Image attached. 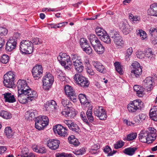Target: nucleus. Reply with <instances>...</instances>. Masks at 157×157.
I'll return each instance as SVG.
<instances>
[{"mask_svg":"<svg viewBox=\"0 0 157 157\" xmlns=\"http://www.w3.org/2000/svg\"><path fill=\"white\" fill-rule=\"evenodd\" d=\"M113 42L116 46L119 48L123 47L124 45V41L120 36L113 39Z\"/></svg>","mask_w":157,"mask_h":157,"instance_id":"bb28decb","label":"nucleus"},{"mask_svg":"<svg viewBox=\"0 0 157 157\" xmlns=\"http://www.w3.org/2000/svg\"><path fill=\"white\" fill-rule=\"evenodd\" d=\"M25 93V92H18L17 99L21 103L25 104L27 102L28 100L32 101L37 96L36 91H33L31 94Z\"/></svg>","mask_w":157,"mask_h":157,"instance_id":"f257e3e1","label":"nucleus"},{"mask_svg":"<svg viewBox=\"0 0 157 157\" xmlns=\"http://www.w3.org/2000/svg\"><path fill=\"white\" fill-rule=\"evenodd\" d=\"M109 35L113 39L120 36L119 32L114 29L110 31Z\"/></svg>","mask_w":157,"mask_h":157,"instance_id":"a18cd8bd","label":"nucleus"},{"mask_svg":"<svg viewBox=\"0 0 157 157\" xmlns=\"http://www.w3.org/2000/svg\"><path fill=\"white\" fill-rule=\"evenodd\" d=\"M9 60V56L6 54H3L2 55L1 59V62L3 63L6 64Z\"/></svg>","mask_w":157,"mask_h":157,"instance_id":"8fccbe9b","label":"nucleus"},{"mask_svg":"<svg viewBox=\"0 0 157 157\" xmlns=\"http://www.w3.org/2000/svg\"><path fill=\"white\" fill-rule=\"evenodd\" d=\"M149 31L151 37L155 36L157 35V27L151 28Z\"/></svg>","mask_w":157,"mask_h":157,"instance_id":"09e8293b","label":"nucleus"},{"mask_svg":"<svg viewBox=\"0 0 157 157\" xmlns=\"http://www.w3.org/2000/svg\"><path fill=\"white\" fill-rule=\"evenodd\" d=\"M31 41V44L37 45L42 43V40L37 37L34 38Z\"/></svg>","mask_w":157,"mask_h":157,"instance_id":"603ef678","label":"nucleus"},{"mask_svg":"<svg viewBox=\"0 0 157 157\" xmlns=\"http://www.w3.org/2000/svg\"><path fill=\"white\" fill-rule=\"evenodd\" d=\"M17 40L13 38H10L8 41L6 45V51L10 52L15 48L17 45Z\"/></svg>","mask_w":157,"mask_h":157,"instance_id":"f3484780","label":"nucleus"},{"mask_svg":"<svg viewBox=\"0 0 157 157\" xmlns=\"http://www.w3.org/2000/svg\"><path fill=\"white\" fill-rule=\"evenodd\" d=\"M3 95L5 101L9 103H13L16 101V98L14 95L9 92H6L2 94Z\"/></svg>","mask_w":157,"mask_h":157,"instance_id":"5701e85b","label":"nucleus"},{"mask_svg":"<svg viewBox=\"0 0 157 157\" xmlns=\"http://www.w3.org/2000/svg\"><path fill=\"white\" fill-rule=\"evenodd\" d=\"M73 78L79 86L83 88L88 87L90 84L88 78L80 74H75Z\"/></svg>","mask_w":157,"mask_h":157,"instance_id":"423d86ee","label":"nucleus"},{"mask_svg":"<svg viewBox=\"0 0 157 157\" xmlns=\"http://www.w3.org/2000/svg\"><path fill=\"white\" fill-rule=\"evenodd\" d=\"M94 113V115L101 120H106L107 117L105 110L102 107L95 108Z\"/></svg>","mask_w":157,"mask_h":157,"instance_id":"ddd939ff","label":"nucleus"},{"mask_svg":"<svg viewBox=\"0 0 157 157\" xmlns=\"http://www.w3.org/2000/svg\"><path fill=\"white\" fill-rule=\"evenodd\" d=\"M64 122L68 126L69 129L76 134H78L80 128L78 126L70 120H65Z\"/></svg>","mask_w":157,"mask_h":157,"instance_id":"4468645a","label":"nucleus"},{"mask_svg":"<svg viewBox=\"0 0 157 157\" xmlns=\"http://www.w3.org/2000/svg\"><path fill=\"white\" fill-rule=\"evenodd\" d=\"M74 67L75 70L78 73L82 72L83 70L84 67L81 61L79 62H75L72 64Z\"/></svg>","mask_w":157,"mask_h":157,"instance_id":"2f4dec72","label":"nucleus"},{"mask_svg":"<svg viewBox=\"0 0 157 157\" xmlns=\"http://www.w3.org/2000/svg\"><path fill=\"white\" fill-rule=\"evenodd\" d=\"M133 52V51L132 48V47H130L126 50L125 54L131 56Z\"/></svg>","mask_w":157,"mask_h":157,"instance_id":"0e129e2a","label":"nucleus"},{"mask_svg":"<svg viewBox=\"0 0 157 157\" xmlns=\"http://www.w3.org/2000/svg\"><path fill=\"white\" fill-rule=\"evenodd\" d=\"M149 116L150 118L154 121H157V109L155 106H153L150 111Z\"/></svg>","mask_w":157,"mask_h":157,"instance_id":"cd10ccee","label":"nucleus"},{"mask_svg":"<svg viewBox=\"0 0 157 157\" xmlns=\"http://www.w3.org/2000/svg\"><path fill=\"white\" fill-rule=\"evenodd\" d=\"M124 142L120 140L117 141V143L114 145V148L117 149L122 147L124 145Z\"/></svg>","mask_w":157,"mask_h":157,"instance_id":"864d4df0","label":"nucleus"},{"mask_svg":"<svg viewBox=\"0 0 157 157\" xmlns=\"http://www.w3.org/2000/svg\"><path fill=\"white\" fill-rule=\"evenodd\" d=\"M89 37L90 43L92 47L97 44H98L101 42L98 38L95 35H90Z\"/></svg>","mask_w":157,"mask_h":157,"instance_id":"c756f323","label":"nucleus"},{"mask_svg":"<svg viewBox=\"0 0 157 157\" xmlns=\"http://www.w3.org/2000/svg\"><path fill=\"white\" fill-rule=\"evenodd\" d=\"M4 132L6 135L9 138H11L13 135V133L10 127H6Z\"/></svg>","mask_w":157,"mask_h":157,"instance_id":"a19ab883","label":"nucleus"},{"mask_svg":"<svg viewBox=\"0 0 157 157\" xmlns=\"http://www.w3.org/2000/svg\"><path fill=\"white\" fill-rule=\"evenodd\" d=\"M64 89L65 94L68 98L74 102H76L77 96L73 87L69 85H66L65 86Z\"/></svg>","mask_w":157,"mask_h":157,"instance_id":"6e6552de","label":"nucleus"},{"mask_svg":"<svg viewBox=\"0 0 157 157\" xmlns=\"http://www.w3.org/2000/svg\"><path fill=\"white\" fill-rule=\"evenodd\" d=\"M54 81V79L52 75L50 73H46L43 79L44 89L46 90H49L51 88Z\"/></svg>","mask_w":157,"mask_h":157,"instance_id":"0eeeda50","label":"nucleus"},{"mask_svg":"<svg viewBox=\"0 0 157 157\" xmlns=\"http://www.w3.org/2000/svg\"><path fill=\"white\" fill-rule=\"evenodd\" d=\"M148 129V131L145 132H146L147 133H148V136L150 137L151 141L153 142L156 138V130L154 128L151 127H149Z\"/></svg>","mask_w":157,"mask_h":157,"instance_id":"393cba45","label":"nucleus"},{"mask_svg":"<svg viewBox=\"0 0 157 157\" xmlns=\"http://www.w3.org/2000/svg\"><path fill=\"white\" fill-rule=\"evenodd\" d=\"M36 118L43 123L44 126H46L48 124L49 120L47 116H39Z\"/></svg>","mask_w":157,"mask_h":157,"instance_id":"f704fd0d","label":"nucleus"},{"mask_svg":"<svg viewBox=\"0 0 157 157\" xmlns=\"http://www.w3.org/2000/svg\"><path fill=\"white\" fill-rule=\"evenodd\" d=\"M16 75L15 72L9 71L4 76L3 81L4 86L7 88H11L14 86V80Z\"/></svg>","mask_w":157,"mask_h":157,"instance_id":"f03ea898","label":"nucleus"},{"mask_svg":"<svg viewBox=\"0 0 157 157\" xmlns=\"http://www.w3.org/2000/svg\"><path fill=\"white\" fill-rule=\"evenodd\" d=\"M147 12L150 16L157 17V3L151 4Z\"/></svg>","mask_w":157,"mask_h":157,"instance_id":"aec40b11","label":"nucleus"},{"mask_svg":"<svg viewBox=\"0 0 157 157\" xmlns=\"http://www.w3.org/2000/svg\"><path fill=\"white\" fill-rule=\"evenodd\" d=\"M139 32L137 33V36H140L142 40H144L147 37L145 31H144L142 29H140L138 30Z\"/></svg>","mask_w":157,"mask_h":157,"instance_id":"3c124183","label":"nucleus"},{"mask_svg":"<svg viewBox=\"0 0 157 157\" xmlns=\"http://www.w3.org/2000/svg\"><path fill=\"white\" fill-rule=\"evenodd\" d=\"M61 113L66 117H68L71 118H74L76 115L75 111L70 109L67 110L65 109H64L61 112Z\"/></svg>","mask_w":157,"mask_h":157,"instance_id":"a878e982","label":"nucleus"},{"mask_svg":"<svg viewBox=\"0 0 157 157\" xmlns=\"http://www.w3.org/2000/svg\"><path fill=\"white\" fill-rule=\"evenodd\" d=\"M68 139L70 144H73L75 146H77L79 144V143L78 140L75 138V136L74 135L69 136Z\"/></svg>","mask_w":157,"mask_h":157,"instance_id":"72a5a7b5","label":"nucleus"},{"mask_svg":"<svg viewBox=\"0 0 157 157\" xmlns=\"http://www.w3.org/2000/svg\"><path fill=\"white\" fill-rule=\"evenodd\" d=\"M153 78L151 77H147L144 80L143 84L144 86L147 88L148 91L151 90L153 88Z\"/></svg>","mask_w":157,"mask_h":157,"instance_id":"6ab92c4d","label":"nucleus"},{"mask_svg":"<svg viewBox=\"0 0 157 157\" xmlns=\"http://www.w3.org/2000/svg\"><path fill=\"white\" fill-rule=\"evenodd\" d=\"M134 91L136 92L137 96L140 97H142L144 95V88L141 86L135 85L133 86Z\"/></svg>","mask_w":157,"mask_h":157,"instance_id":"b1692460","label":"nucleus"},{"mask_svg":"<svg viewBox=\"0 0 157 157\" xmlns=\"http://www.w3.org/2000/svg\"><path fill=\"white\" fill-rule=\"evenodd\" d=\"M61 102L64 107H66L68 109H70L72 106V104L71 102L67 99H62L61 100Z\"/></svg>","mask_w":157,"mask_h":157,"instance_id":"c03bdc74","label":"nucleus"},{"mask_svg":"<svg viewBox=\"0 0 157 157\" xmlns=\"http://www.w3.org/2000/svg\"><path fill=\"white\" fill-rule=\"evenodd\" d=\"M151 40L153 44L155 45L157 44V35L151 38Z\"/></svg>","mask_w":157,"mask_h":157,"instance_id":"774afa93","label":"nucleus"},{"mask_svg":"<svg viewBox=\"0 0 157 157\" xmlns=\"http://www.w3.org/2000/svg\"><path fill=\"white\" fill-rule=\"evenodd\" d=\"M35 127L36 129L39 130H43L45 127V126H44L43 123L36 118L35 119Z\"/></svg>","mask_w":157,"mask_h":157,"instance_id":"e433bc0d","label":"nucleus"},{"mask_svg":"<svg viewBox=\"0 0 157 157\" xmlns=\"http://www.w3.org/2000/svg\"><path fill=\"white\" fill-rule=\"evenodd\" d=\"M95 31L98 36L101 37L106 32L104 30L99 27H97L96 28Z\"/></svg>","mask_w":157,"mask_h":157,"instance_id":"49530a36","label":"nucleus"},{"mask_svg":"<svg viewBox=\"0 0 157 157\" xmlns=\"http://www.w3.org/2000/svg\"><path fill=\"white\" fill-rule=\"evenodd\" d=\"M8 32V30L6 28L0 27V36H6Z\"/></svg>","mask_w":157,"mask_h":157,"instance_id":"6e6d98bb","label":"nucleus"},{"mask_svg":"<svg viewBox=\"0 0 157 157\" xmlns=\"http://www.w3.org/2000/svg\"><path fill=\"white\" fill-rule=\"evenodd\" d=\"M20 52L22 53L31 54L33 51V47L30 41L23 40L21 42L19 45Z\"/></svg>","mask_w":157,"mask_h":157,"instance_id":"20e7f679","label":"nucleus"},{"mask_svg":"<svg viewBox=\"0 0 157 157\" xmlns=\"http://www.w3.org/2000/svg\"><path fill=\"white\" fill-rule=\"evenodd\" d=\"M137 134L136 133H131L128 135L127 136L123 138L124 141H132L135 140Z\"/></svg>","mask_w":157,"mask_h":157,"instance_id":"c9c22d12","label":"nucleus"},{"mask_svg":"<svg viewBox=\"0 0 157 157\" xmlns=\"http://www.w3.org/2000/svg\"><path fill=\"white\" fill-rule=\"evenodd\" d=\"M92 114V108H89L86 111V115L88 119L90 122H92L94 121V118Z\"/></svg>","mask_w":157,"mask_h":157,"instance_id":"ea45409f","label":"nucleus"},{"mask_svg":"<svg viewBox=\"0 0 157 157\" xmlns=\"http://www.w3.org/2000/svg\"><path fill=\"white\" fill-rule=\"evenodd\" d=\"M17 92L20 93L21 92H25V93L27 92V94H31L33 91H35L29 88L25 80H19L17 83Z\"/></svg>","mask_w":157,"mask_h":157,"instance_id":"39448f33","label":"nucleus"},{"mask_svg":"<svg viewBox=\"0 0 157 157\" xmlns=\"http://www.w3.org/2000/svg\"><path fill=\"white\" fill-rule=\"evenodd\" d=\"M59 143L58 140L50 139L48 141L47 146L52 150H55L59 147Z\"/></svg>","mask_w":157,"mask_h":157,"instance_id":"a211bd4d","label":"nucleus"},{"mask_svg":"<svg viewBox=\"0 0 157 157\" xmlns=\"http://www.w3.org/2000/svg\"><path fill=\"white\" fill-rule=\"evenodd\" d=\"M21 37V34L18 32L15 33L14 34L13 37L10 38H13L15 40L17 41V40L19 39Z\"/></svg>","mask_w":157,"mask_h":157,"instance_id":"bf43d9fd","label":"nucleus"},{"mask_svg":"<svg viewBox=\"0 0 157 157\" xmlns=\"http://www.w3.org/2000/svg\"><path fill=\"white\" fill-rule=\"evenodd\" d=\"M57 58L61 65H65L71 61L70 56L66 53H60Z\"/></svg>","mask_w":157,"mask_h":157,"instance_id":"2eb2a0df","label":"nucleus"},{"mask_svg":"<svg viewBox=\"0 0 157 157\" xmlns=\"http://www.w3.org/2000/svg\"><path fill=\"white\" fill-rule=\"evenodd\" d=\"M138 117L142 122L143 121L145 120L146 117V115L144 114L141 113L139 115Z\"/></svg>","mask_w":157,"mask_h":157,"instance_id":"338daca9","label":"nucleus"},{"mask_svg":"<svg viewBox=\"0 0 157 157\" xmlns=\"http://www.w3.org/2000/svg\"><path fill=\"white\" fill-rule=\"evenodd\" d=\"M148 134L144 131H141L139 134V140L141 142L144 143H147L148 144L151 143V141L150 137L148 136Z\"/></svg>","mask_w":157,"mask_h":157,"instance_id":"dca6fc26","label":"nucleus"},{"mask_svg":"<svg viewBox=\"0 0 157 157\" xmlns=\"http://www.w3.org/2000/svg\"><path fill=\"white\" fill-rule=\"evenodd\" d=\"M36 113V111L34 110H31L27 112V115H29V118H30V117L31 118V119H32L35 117Z\"/></svg>","mask_w":157,"mask_h":157,"instance_id":"4d7b16f0","label":"nucleus"},{"mask_svg":"<svg viewBox=\"0 0 157 157\" xmlns=\"http://www.w3.org/2000/svg\"><path fill=\"white\" fill-rule=\"evenodd\" d=\"M93 47L94 50L99 54H101L104 52V48L101 42L98 44H97Z\"/></svg>","mask_w":157,"mask_h":157,"instance_id":"7c9ffc66","label":"nucleus"},{"mask_svg":"<svg viewBox=\"0 0 157 157\" xmlns=\"http://www.w3.org/2000/svg\"><path fill=\"white\" fill-rule=\"evenodd\" d=\"M32 74L34 78L37 80L42 77L43 75V69L41 65H36L33 68Z\"/></svg>","mask_w":157,"mask_h":157,"instance_id":"9d476101","label":"nucleus"},{"mask_svg":"<svg viewBox=\"0 0 157 157\" xmlns=\"http://www.w3.org/2000/svg\"><path fill=\"white\" fill-rule=\"evenodd\" d=\"M83 51L85 52L87 54L90 55L92 51L91 47L89 45L88 46H87V47H84L82 48Z\"/></svg>","mask_w":157,"mask_h":157,"instance_id":"13d9d810","label":"nucleus"},{"mask_svg":"<svg viewBox=\"0 0 157 157\" xmlns=\"http://www.w3.org/2000/svg\"><path fill=\"white\" fill-rule=\"evenodd\" d=\"M92 64L97 71L103 73L106 72V70L105 67L100 62L94 61L92 62Z\"/></svg>","mask_w":157,"mask_h":157,"instance_id":"4be33fe9","label":"nucleus"},{"mask_svg":"<svg viewBox=\"0 0 157 157\" xmlns=\"http://www.w3.org/2000/svg\"><path fill=\"white\" fill-rule=\"evenodd\" d=\"M103 151L105 153H108H108L111 151V149L110 147L107 145L104 148Z\"/></svg>","mask_w":157,"mask_h":157,"instance_id":"69168bd1","label":"nucleus"},{"mask_svg":"<svg viewBox=\"0 0 157 157\" xmlns=\"http://www.w3.org/2000/svg\"><path fill=\"white\" fill-rule=\"evenodd\" d=\"M67 64V65H66V64H65V65L62 66L64 67V68L66 70H70L71 68L72 65V62H71V61Z\"/></svg>","mask_w":157,"mask_h":157,"instance_id":"052dcab7","label":"nucleus"},{"mask_svg":"<svg viewBox=\"0 0 157 157\" xmlns=\"http://www.w3.org/2000/svg\"><path fill=\"white\" fill-rule=\"evenodd\" d=\"M80 44L82 48H83L84 47H87V46H88L87 40L84 38H80Z\"/></svg>","mask_w":157,"mask_h":157,"instance_id":"de8ad7c7","label":"nucleus"},{"mask_svg":"<svg viewBox=\"0 0 157 157\" xmlns=\"http://www.w3.org/2000/svg\"><path fill=\"white\" fill-rule=\"evenodd\" d=\"M114 65L116 70L120 75H123L124 72L121 68V65L120 63L118 62H115L114 63Z\"/></svg>","mask_w":157,"mask_h":157,"instance_id":"37998d69","label":"nucleus"},{"mask_svg":"<svg viewBox=\"0 0 157 157\" xmlns=\"http://www.w3.org/2000/svg\"><path fill=\"white\" fill-rule=\"evenodd\" d=\"M131 66L133 68L131 71L132 75L137 78L140 77L142 72V68L140 64L135 61L132 64Z\"/></svg>","mask_w":157,"mask_h":157,"instance_id":"1a4fd4ad","label":"nucleus"},{"mask_svg":"<svg viewBox=\"0 0 157 157\" xmlns=\"http://www.w3.org/2000/svg\"><path fill=\"white\" fill-rule=\"evenodd\" d=\"M78 98L81 105L84 107H86L89 105V102L85 94H80L78 96Z\"/></svg>","mask_w":157,"mask_h":157,"instance_id":"c85d7f7f","label":"nucleus"},{"mask_svg":"<svg viewBox=\"0 0 157 157\" xmlns=\"http://www.w3.org/2000/svg\"><path fill=\"white\" fill-rule=\"evenodd\" d=\"M53 130L55 133H57L61 136L66 137L68 135V130L60 124L54 126Z\"/></svg>","mask_w":157,"mask_h":157,"instance_id":"9b49d317","label":"nucleus"},{"mask_svg":"<svg viewBox=\"0 0 157 157\" xmlns=\"http://www.w3.org/2000/svg\"><path fill=\"white\" fill-rule=\"evenodd\" d=\"M143 103L140 100L136 99L131 101L127 105V109L129 112L135 113L140 110L144 107Z\"/></svg>","mask_w":157,"mask_h":157,"instance_id":"7ed1b4c3","label":"nucleus"},{"mask_svg":"<svg viewBox=\"0 0 157 157\" xmlns=\"http://www.w3.org/2000/svg\"><path fill=\"white\" fill-rule=\"evenodd\" d=\"M137 149V148L136 147H130L125 149L123 152L125 154L131 156L134 154Z\"/></svg>","mask_w":157,"mask_h":157,"instance_id":"473e14b6","label":"nucleus"},{"mask_svg":"<svg viewBox=\"0 0 157 157\" xmlns=\"http://www.w3.org/2000/svg\"><path fill=\"white\" fill-rule=\"evenodd\" d=\"M71 62L72 61V63L73 64L75 62H78L81 61V57L78 54H73L71 55Z\"/></svg>","mask_w":157,"mask_h":157,"instance_id":"79ce46f5","label":"nucleus"},{"mask_svg":"<svg viewBox=\"0 0 157 157\" xmlns=\"http://www.w3.org/2000/svg\"><path fill=\"white\" fill-rule=\"evenodd\" d=\"M87 73L91 75H94V72L91 68L89 67H87L86 68Z\"/></svg>","mask_w":157,"mask_h":157,"instance_id":"680f3d73","label":"nucleus"},{"mask_svg":"<svg viewBox=\"0 0 157 157\" xmlns=\"http://www.w3.org/2000/svg\"><path fill=\"white\" fill-rule=\"evenodd\" d=\"M145 56L146 57L150 59H151L153 57V55L152 54L151 49H148L146 51Z\"/></svg>","mask_w":157,"mask_h":157,"instance_id":"5fc2aeb1","label":"nucleus"},{"mask_svg":"<svg viewBox=\"0 0 157 157\" xmlns=\"http://www.w3.org/2000/svg\"><path fill=\"white\" fill-rule=\"evenodd\" d=\"M119 27L123 33L125 35L129 33L132 30V28L128 25L125 20L120 22Z\"/></svg>","mask_w":157,"mask_h":157,"instance_id":"f8f14e48","label":"nucleus"},{"mask_svg":"<svg viewBox=\"0 0 157 157\" xmlns=\"http://www.w3.org/2000/svg\"><path fill=\"white\" fill-rule=\"evenodd\" d=\"M101 40L107 44H109L111 43V39L109 35L106 32L103 36L100 37Z\"/></svg>","mask_w":157,"mask_h":157,"instance_id":"58836bf2","label":"nucleus"},{"mask_svg":"<svg viewBox=\"0 0 157 157\" xmlns=\"http://www.w3.org/2000/svg\"><path fill=\"white\" fill-rule=\"evenodd\" d=\"M56 101L53 100H51L47 101L44 105V106L46 110L50 111L56 109Z\"/></svg>","mask_w":157,"mask_h":157,"instance_id":"412c9836","label":"nucleus"},{"mask_svg":"<svg viewBox=\"0 0 157 157\" xmlns=\"http://www.w3.org/2000/svg\"><path fill=\"white\" fill-rule=\"evenodd\" d=\"M0 116L5 119H10L12 117L11 114L10 113L2 110L0 111Z\"/></svg>","mask_w":157,"mask_h":157,"instance_id":"4c0bfd02","label":"nucleus"},{"mask_svg":"<svg viewBox=\"0 0 157 157\" xmlns=\"http://www.w3.org/2000/svg\"><path fill=\"white\" fill-rule=\"evenodd\" d=\"M137 57L139 59H142L145 56L144 54L142 51H138L136 54Z\"/></svg>","mask_w":157,"mask_h":157,"instance_id":"e2e57ef3","label":"nucleus"}]
</instances>
